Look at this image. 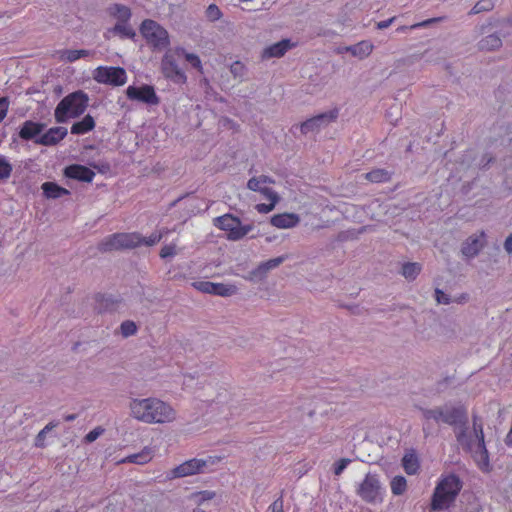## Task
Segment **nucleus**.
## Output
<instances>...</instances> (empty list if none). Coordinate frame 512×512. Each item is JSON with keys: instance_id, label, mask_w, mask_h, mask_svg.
Masks as SVG:
<instances>
[{"instance_id": "nucleus-1", "label": "nucleus", "mask_w": 512, "mask_h": 512, "mask_svg": "<svg viewBox=\"0 0 512 512\" xmlns=\"http://www.w3.org/2000/svg\"><path fill=\"white\" fill-rule=\"evenodd\" d=\"M129 416L144 424L166 425L177 420L176 409L168 402L157 398H130Z\"/></svg>"}, {"instance_id": "nucleus-2", "label": "nucleus", "mask_w": 512, "mask_h": 512, "mask_svg": "<svg viewBox=\"0 0 512 512\" xmlns=\"http://www.w3.org/2000/svg\"><path fill=\"white\" fill-rule=\"evenodd\" d=\"M425 420H434L450 426L464 427L467 424V409L464 405L445 404L432 409H421Z\"/></svg>"}, {"instance_id": "nucleus-3", "label": "nucleus", "mask_w": 512, "mask_h": 512, "mask_svg": "<svg viewBox=\"0 0 512 512\" xmlns=\"http://www.w3.org/2000/svg\"><path fill=\"white\" fill-rule=\"evenodd\" d=\"M88 96L82 91L65 96L57 105L54 117L57 123H65L69 118H76L86 110Z\"/></svg>"}, {"instance_id": "nucleus-4", "label": "nucleus", "mask_w": 512, "mask_h": 512, "mask_svg": "<svg viewBox=\"0 0 512 512\" xmlns=\"http://www.w3.org/2000/svg\"><path fill=\"white\" fill-rule=\"evenodd\" d=\"M462 488V482L458 476L451 474L444 477L436 486L431 507L433 510H443L454 502Z\"/></svg>"}, {"instance_id": "nucleus-5", "label": "nucleus", "mask_w": 512, "mask_h": 512, "mask_svg": "<svg viewBox=\"0 0 512 512\" xmlns=\"http://www.w3.org/2000/svg\"><path fill=\"white\" fill-rule=\"evenodd\" d=\"M144 237L139 233H115L104 238L98 244V250L106 253L123 249H133L142 245Z\"/></svg>"}, {"instance_id": "nucleus-6", "label": "nucleus", "mask_w": 512, "mask_h": 512, "mask_svg": "<svg viewBox=\"0 0 512 512\" xmlns=\"http://www.w3.org/2000/svg\"><path fill=\"white\" fill-rule=\"evenodd\" d=\"M220 461L219 457L209 456L205 459H189L171 470L169 479L184 478L204 473L209 466H213Z\"/></svg>"}, {"instance_id": "nucleus-7", "label": "nucleus", "mask_w": 512, "mask_h": 512, "mask_svg": "<svg viewBox=\"0 0 512 512\" xmlns=\"http://www.w3.org/2000/svg\"><path fill=\"white\" fill-rule=\"evenodd\" d=\"M140 32L147 43L156 49H165L170 44L167 30L154 20H144L140 26Z\"/></svg>"}, {"instance_id": "nucleus-8", "label": "nucleus", "mask_w": 512, "mask_h": 512, "mask_svg": "<svg viewBox=\"0 0 512 512\" xmlns=\"http://www.w3.org/2000/svg\"><path fill=\"white\" fill-rule=\"evenodd\" d=\"M473 430L477 440L476 449L470 452L477 463L478 467L484 471H490L489 455L484 442L483 425L477 415L472 417Z\"/></svg>"}, {"instance_id": "nucleus-9", "label": "nucleus", "mask_w": 512, "mask_h": 512, "mask_svg": "<svg viewBox=\"0 0 512 512\" xmlns=\"http://www.w3.org/2000/svg\"><path fill=\"white\" fill-rule=\"evenodd\" d=\"M214 225L228 232L227 238L232 241L242 239L252 230L251 225H242L240 219L231 214H225L215 218Z\"/></svg>"}, {"instance_id": "nucleus-10", "label": "nucleus", "mask_w": 512, "mask_h": 512, "mask_svg": "<svg viewBox=\"0 0 512 512\" xmlns=\"http://www.w3.org/2000/svg\"><path fill=\"white\" fill-rule=\"evenodd\" d=\"M92 76L96 82L111 86H122L127 80L126 71L122 67L99 66Z\"/></svg>"}, {"instance_id": "nucleus-11", "label": "nucleus", "mask_w": 512, "mask_h": 512, "mask_svg": "<svg viewBox=\"0 0 512 512\" xmlns=\"http://www.w3.org/2000/svg\"><path fill=\"white\" fill-rule=\"evenodd\" d=\"M357 494L366 503L381 501V483L378 476L368 473L359 484Z\"/></svg>"}, {"instance_id": "nucleus-12", "label": "nucleus", "mask_w": 512, "mask_h": 512, "mask_svg": "<svg viewBox=\"0 0 512 512\" xmlns=\"http://www.w3.org/2000/svg\"><path fill=\"white\" fill-rule=\"evenodd\" d=\"M337 116L338 112L336 110L318 114L302 122L299 125L300 131L303 135L318 133L321 129L334 122L337 119Z\"/></svg>"}, {"instance_id": "nucleus-13", "label": "nucleus", "mask_w": 512, "mask_h": 512, "mask_svg": "<svg viewBox=\"0 0 512 512\" xmlns=\"http://www.w3.org/2000/svg\"><path fill=\"white\" fill-rule=\"evenodd\" d=\"M288 255H281L276 258L269 259L267 261L261 262L255 269L251 270L244 279L253 282L259 283L266 279L268 273L279 267L284 261L288 259Z\"/></svg>"}, {"instance_id": "nucleus-14", "label": "nucleus", "mask_w": 512, "mask_h": 512, "mask_svg": "<svg viewBox=\"0 0 512 512\" xmlns=\"http://www.w3.org/2000/svg\"><path fill=\"white\" fill-rule=\"evenodd\" d=\"M126 95L130 100H136L150 105H158L160 100L155 90L150 85L141 87L129 86L126 89Z\"/></svg>"}, {"instance_id": "nucleus-15", "label": "nucleus", "mask_w": 512, "mask_h": 512, "mask_svg": "<svg viewBox=\"0 0 512 512\" xmlns=\"http://www.w3.org/2000/svg\"><path fill=\"white\" fill-rule=\"evenodd\" d=\"M485 237H486V235H485L484 231H480L478 234H473V235L469 236L462 243V247H461L462 255L467 258L476 257L486 244Z\"/></svg>"}, {"instance_id": "nucleus-16", "label": "nucleus", "mask_w": 512, "mask_h": 512, "mask_svg": "<svg viewBox=\"0 0 512 512\" xmlns=\"http://www.w3.org/2000/svg\"><path fill=\"white\" fill-rule=\"evenodd\" d=\"M67 133L68 131L65 127H52L46 133L35 139V143L44 146L56 145L67 135Z\"/></svg>"}, {"instance_id": "nucleus-17", "label": "nucleus", "mask_w": 512, "mask_h": 512, "mask_svg": "<svg viewBox=\"0 0 512 512\" xmlns=\"http://www.w3.org/2000/svg\"><path fill=\"white\" fill-rule=\"evenodd\" d=\"M64 174L68 178L76 179L78 181H83V182H88V183L92 182V180L95 176V173L91 169H89L88 167H85L83 165H78V164H74V165H70V166L66 167L64 170Z\"/></svg>"}, {"instance_id": "nucleus-18", "label": "nucleus", "mask_w": 512, "mask_h": 512, "mask_svg": "<svg viewBox=\"0 0 512 512\" xmlns=\"http://www.w3.org/2000/svg\"><path fill=\"white\" fill-rule=\"evenodd\" d=\"M293 47V44L289 39H283L277 43L269 45L262 52V58H280Z\"/></svg>"}, {"instance_id": "nucleus-19", "label": "nucleus", "mask_w": 512, "mask_h": 512, "mask_svg": "<svg viewBox=\"0 0 512 512\" xmlns=\"http://www.w3.org/2000/svg\"><path fill=\"white\" fill-rule=\"evenodd\" d=\"M162 70L166 77L172 79H184L185 76L178 67L171 54H166L162 59Z\"/></svg>"}, {"instance_id": "nucleus-20", "label": "nucleus", "mask_w": 512, "mask_h": 512, "mask_svg": "<svg viewBox=\"0 0 512 512\" xmlns=\"http://www.w3.org/2000/svg\"><path fill=\"white\" fill-rule=\"evenodd\" d=\"M45 128V124L37 123L33 121H25L19 131L20 138L24 140L37 139L36 137L42 133Z\"/></svg>"}, {"instance_id": "nucleus-21", "label": "nucleus", "mask_w": 512, "mask_h": 512, "mask_svg": "<svg viewBox=\"0 0 512 512\" xmlns=\"http://www.w3.org/2000/svg\"><path fill=\"white\" fill-rule=\"evenodd\" d=\"M299 220V216L294 213H283L274 215L271 218V224L277 228L288 229L295 227Z\"/></svg>"}, {"instance_id": "nucleus-22", "label": "nucleus", "mask_w": 512, "mask_h": 512, "mask_svg": "<svg viewBox=\"0 0 512 512\" xmlns=\"http://www.w3.org/2000/svg\"><path fill=\"white\" fill-rule=\"evenodd\" d=\"M460 428H461L460 431L456 433L457 442L463 449H465L469 452L474 451L476 449V443H477V440L475 437V432L473 431V435L468 434L466 425L464 427H460Z\"/></svg>"}, {"instance_id": "nucleus-23", "label": "nucleus", "mask_w": 512, "mask_h": 512, "mask_svg": "<svg viewBox=\"0 0 512 512\" xmlns=\"http://www.w3.org/2000/svg\"><path fill=\"white\" fill-rule=\"evenodd\" d=\"M502 46V39L497 33L486 35L478 42V48L481 51H494Z\"/></svg>"}, {"instance_id": "nucleus-24", "label": "nucleus", "mask_w": 512, "mask_h": 512, "mask_svg": "<svg viewBox=\"0 0 512 512\" xmlns=\"http://www.w3.org/2000/svg\"><path fill=\"white\" fill-rule=\"evenodd\" d=\"M108 13L115 18L117 22H129L132 15L129 7L119 3L111 5L108 8Z\"/></svg>"}, {"instance_id": "nucleus-25", "label": "nucleus", "mask_w": 512, "mask_h": 512, "mask_svg": "<svg viewBox=\"0 0 512 512\" xmlns=\"http://www.w3.org/2000/svg\"><path fill=\"white\" fill-rule=\"evenodd\" d=\"M153 459V450L150 447H145L141 452L132 454L121 460V463H134L144 465Z\"/></svg>"}, {"instance_id": "nucleus-26", "label": "nucleus", "mask_w": 512, "mask_h": 512, "mask_svg": "<svg viewBox=\"0 0 512 512\" xmlns=\"http://www.w3.org/2000/svg\"><path fill=\"white\" fill-rule=\"evenodd\" d=\"M345 50L350 52L353 56L363 59L372 53L373 44L369 41H361L355 45L346 47Z\"/></svg>"}, {"instance_id": "nucleus-27", "label": "nucleus", "mask_w": 512, "mask_h": 512, "mask_svg": "<svg viewBox=\"0 0 512 512\" xmlns=\"http://www.w3.org/2000/svg\"><path fill=\"white\" fill-rule=\"evenodd\" d=\"M57 54H58L59 60H61V61L74 62L81 57H87V56L92 55V52L89 50H85V49H80V50L66 49V50L58 51Z\"/></svg>"}, {"instance_id": "nucleus-28", "label": "nucleus", "mask_w": 512, "mask_h": 512, "mask_svg": "<svg viewBox=\"0 0 512 512\" xmlns=\"http://www.w3.org/2000/svg\"><path fill=\"white\" fill-rule=\"evenodd\" d=\"M42 190H43V193L44 195L47 197V198H51V199H57V198H60L64 195H69L70 192L57 185L56 183L54 182H45L42 184Z\"/></svg>"}, {"instance_id": "nucleus-29", "label": "nucleus", "mask_w": 512, "mask_h": 512, "mask_svg": "<svg viewBox=\"0 0 512 512\" xmlns=\"http://www.w3.org/2000/svg\"><path fill=\"white\" fill-rule=\"evenodd\" d=\"M109 32L121 38L134 39L136 36L135 30L128 22H117L114 27L109 29Z\"/></svg>"}, {"instance_id": "nucleus-30", "label": "nucleus", "mask_w": 512, "mask_h": 512, "mask_svg": "<svg viewBox=\"0 0 512 512\" xmlns=\"http://www.w3.org/2000/svg\"><path fill=\"white\" fill-rule=\"evenodd\" d=\"M422 270V266L418 262H406L401 267V275L408 281H413L417 278Z\"/></svg>"}, {"instance_id": "nucleus-31", "label": "nucleus", "mask_w": 512, "mask_h": 512, "mask_svg": "<svg viewBox=\"0 0 512 512\" xmlns=\"http://www.w3.org/2000/svg\"><path fill=\"white\" fill-rule=\"evenodd\" d=\"M95 127L94 119L91 115H86L81 121L74 123L71 127L72 134H84Z\"/></svg>"}, {"instance_id": "nucleus-32", "label": "nucleus", "mask_w": 512, "mask_h": 512, "mask_svg": "<svg viewBox=\"0 0 512 512\" xmlns=\"http://www.w3.org/2000/svg\"><path fill=\"white\" fill-rule=\"evenodd\" d=\"M402 465L407 474H416L419 469V461L414 453H407L402 459Z\"/></svg>"}, {"instance_id": "nucleus-33", "label": "nucleus", "mask_w": 512, "mask_h": 512, "mask_svg": "<svg viewBox=\"0 0 512 512\" xmlns=\"http://www.w3.org/2000/svg\"><path fill=\"white\" fill-rule=\"evenodd\" d=\"M365 178L373 183L386 182L391 179V173L385 169H374L365 174Z\"/></svg>"}, {"instance_id": "nucleus-34", "label": "nucleus", "mask_w": 512, "mask_h": 512, "mask_svg": "<svg viewBox=\"0 0 512 512\" xmlns=\"http://www.w3.org/2000/svg\"><path fill=\"white\" fill-rule=\"evenodd\" d=\"M237 287L233 284L214 283L213 295L228 297L236 294Z\"/></svg>"}, {"instance_id": "nucleus-35", "label": "nucleus", "mask_w": 512, "mask_h": 512, "mask_svg": "<svg viewBox=\"0 0 512 512\" xmlns=\"http://www.w3.org/2000/svg\"><path fill=\"white\" fill-rule=\"evenodd\" d=\"M216 497V492L210 490L198 491L190 494L189 499L196 505L200 506L206 501H210Z\"/></svg>"}, {"instance_id": "nucleus-36", "label": "nucleus", "mask_w": 512, "mask_h": 512, "mask_svg": "<svg viewBox=\"0 0 512 512\" xmlns=\"http://www.w3.org/2000/svg\"><path fill=\"white\" fill-rule=\"evenodd\" d=\"M394 495H402L407 489V481L403 476H395L390 483Z\"/></svg>"}, {"instance_id": "nucleus-37", "label": "nucleus", "mask_w": 512, "mask_h": 512, "mask_svg": "<svg viewBox=\"0 0 512 512\" xmlns=\"http://www.w3.org/2000/svg\"><path fill=\"white\" fill-rule=\"evenodd\" d=\"M57 426V423H48L35 437V446L39 448L45 447V439L48 432L53 430Z\"/></svg>"}, {"instance_id": "nucleus-38", "label": "nucleus", "mask_w": 512, "mask_h": 512, "mask_svg": "<svg viewBox=\"0 0 512 512\" xmlns=\"http://www.w3.org/2000/svg\"><path fill=\"white\" fill-rule=\"evenodd\" d=\"M494 8L493 0H479L475 3L469 14H479L491 11Z\"/></svg>"}, {"instance_id": "nucleus-39", "label": "nucleus", "mask_w": 512, "mask_h": 512, "mask_svg": "<svg viewBox=\"0 0 512 512\" xmlns=\"http://www.w3.org/2000/svg\"><path fill=\"white\" fill-rule=\"evenodd\" d=\"M120 331L123 337H129L137 332V325L134 321L126 320L121 323Z\"/></svg>"}, {"instance_id": "nucleus-40", "label": "nucleus", "mask_w": 512, "mask_h": 512, "mask_svg": "<svg viewBox=\"0 0 512 512\" xmlns=\"http://www.w3.org/2000/svg\"><path fill=\"white\" fill-rule=\"evenodd\" d=\"M205 16L210 22H215L222 17V12L217 5L210 4L205 11Z\"/></svg>"}, {"instance_id": "nucleus-41", "label": "nucleus", "mask_w": 512, "mask_h": 512, "mask_svg": "<svg viewBox=\"0 0 512 512\" xmlns=\"http://www.w3.org/2000/svg\"><path fill=\"white\" fill-rule=\"evenodd\" d=\"M245 65L240 61H235L230 66V72L235 79L242 80L245 75Z\"/></svg>"}, {"instance_id": "nucleus-42", "label": "nucleus", "mask_w": 512, "mask_h": 512, "mask_svg": "<svg viewBox=\"0 0 512 512\" xmlns=\"http://www.w3.org/2000/svg\"><path fill=\"white\" fill-rule=\"evenodd\" d=\"M12 172L11 164L5 158L0 157V180H6Z\"/></svg>"}, {"instance_id": "nucleus-43", "label": "nucleus", "mask_w": 512, "mask_h": 512, "mask_svg": "<svg viewBox=\"0 0 512 512\" xmlns=\"http://www.w3.org/2000/svg\"><path fill=\"white\" fill-rule=\"evenodd\" d=\"M192 286L195 289H197L198 291H201V292H204V293H208V294H212L213 288H214V283L213 282H209V281H198V282H193Z\"/></svg>"}, {"instance_id": "nucleus-44", "label": "nucleus", "mask_w": 512, "mask_h": 512, "mask_svg": "<svg viewBox=\"0 0 512 512\" xmlns=\"http://www.w3.org/2000/svg\"><path fill=\"white\" fill-rule=\"evenodd\" d=\"M177 254V246L176 244H168L164 245L160 250L161 258L173 257Z\"/></svg>"}, {"instance_id": "nucleus-45", "label": "nucleus", "mask_w": 512, "mask_h": 512, "mask_svg": "<svg viewBox=\"0 0 512 512\" xmlns=\"http://www.w3.org/2000/svg\"><path fill=\"white\" fill-rule=\"evenodd\" d=\"M435 299L438 304L448 305L452 303V298L439 288L435 289Z\"/></svg>"}, {"instance_id": "nucleus-46", "label": "nucleus", "mask_w": 512, "mask_h": 512, "mask_svg": "<svg viewBox=\"0 0 512 512\" xmlns=\"http://www.w3.org/2000/svg\"><path fill=\"white\" fill-rule=\"evenodd\" d=\"M104 432V429L102 427H96L93 430H91L86 436L85 441L87 443L94 442L100 435H102Z\"/></svg>"}, {"instance_id": "nucleus-47", "label": "nucleus", "mask_w": 512, "mask_h": 512, "mask_svg": "<svg viewBox=\"0 0 512 512\" xmlns=\"http://www.w3.org/2000/svg\"><path fill=\"white\" fill-rule=\"evenodd\" d=\"M247 188L251 191L260 192L263 186L259 177H252L251 179H249L247 182Z\"/></svg>"}, {"instance_id": "nucleus-48", "label": "nucleus", "mask_w": 512, "mask_h": 512, "mask_svg": "<svg viewBox=\"0 0 512 512\" xmlns=\"http://www.w3.org/2000/svg\"><path fill=\"white\" fill-rule=\"evenodd\" d=\"M260 193L264 195L266 198H268L270 201H273L274 203H277L279 201L278 194L268 187H263L260 190Z\"/></svg>"}, {"instance_id": "nucleus-49", "label": "nucleus", "mask_w": 512, "mask_h": 512, "mask_svg": "<svg viewBox=\"0 0 512 512\" xmlns=\"http://www.w3.org/2000/svg\"><path fill=\"white\" fill-rule=\"evenodd\" d=\"M163 237L162 233H153L148 238H144V241L142 244H145L147 246H153L156 243H158Z\"/></svg>"}, {"instance_id": "nucleus-50", "label": "nucleus", "mask_w": 512, "mask_h": 512, "mask_svg": "<svg viewBox=\"0 0 512 512\" xmlns=\"http://www.w3.org/2000/svg\"><path fill=\"white\" fill-rule=\"evenodd\" d=\"M275 205H276V203L271 201L269 204H265V203L257 204L255 208L259 213L266 214V213H269L270 211H272L275 208Z\"/></svg>"}, {"instance_id": "nucleus-51", "label": "nucleus", "mask_w": 512, "mask_h": 512, "mask_svg": "<svg viewBox=\"0 0 512 512\" xmlns=\"http://www.w3.org/2000/svg\"><path fill=\"white\" fill-rule=\"evenodd\" d=\"M349 460L348 459H341L339 460L335 465H334V474L335 475H340L343 470L346 468L347 464H348Z\"/></svg>"}, {"instance_id": "nucleus-52", "label": "nucleus", "mask_w": 512, "mask_h": 512, "mask_svg": "<svg viewBox=\"0 0 512 512\" xmlns=\"http://www.w3.org/2000/svg\"><path fill=\"white\" fill-rule=\"evenodd\" d=\"M8 110V101L6 98H0V121H2Z\"/></svg>"}, {"instance_id": "nucleus-53", "label": "nucleus", "mask_w": 512, "mask_h": 512, "mask_svg": "<svg viewBox=\"0 0 512 512\" xmlns=\"http://www.w3.org/2000/svg\"><path fill=\"white\" fill-rule=\"evenodd\" d=\"M271 512H284L283 500L281 498L276 499L270 506Z\"/></svg>"}, {"instance_id": "nucleus-54", "label": "nucleus", "mask_w": 512, "mask_h": 512, "mask_svg": "<svg viewBox=\"0 0 512 512\" xmlns=\"http://www.w3.org/2000/svg\"><path fill=\"white\" fill-rule=\"evenodd\" d=\"M185 57H186L187 61H189L194 67L201 66V61L197 55L192 54V53H187Z\"/></svg>"}, {"instance_id": "nucleus-55", "label": "nucleus", "mask_w": 512, "mask_h": 512, "mask_svg": "<svg viewBox=\"0 0 512 512\" xmlns=\"http://www.w3.org/2000/svg\"><path fill=\"white\" fill-rule=\"evenodd\" d=\"M504 249L509 255H512V233L505 239Z\"/></svg>"}, {"instance_id": "nucleus-56", "label": "nucleus", "mask_w": 512, "mask_h": 512, "mask_svg": "<svg viewBox=\"0 0 512 512\" xmlns=\"http://www.w3.org/2000/svg\"><path fill=\"white\" fill-rule=\"evenodd\" d=\"M394 19H395V17H392V18H390L388 20H384V21L378 22L377 23V28L382 30V29H385V28L389 27L393 23Z\"/></svg>"}, {"instance_id": "nucleus-57", "label": "nucleus", "mask_w": 512, "mask_h": 512, "mask_svg": "<svg viewBox=\"0 0 512 512\" xmlns=\"http://www.w3.org/2000/svg\"><path fill=\"white\" fill-rule=\"evenodd\" d=\"M468 299H469L468 294L463 293L460 296H458L456 298H453L452 299V303L455 302V303H458V304H464V303H466L468 301Z\"/></svg>"}, {"instance_id": "nucleus-58", "label": "nucleus", "mask_w": 512, "mask_h": 512, "mask_svg": "<svg viewBox=\"0 0 512 512\" xmlns=\"http://www.w3.org/2000/svg\"><path fill=\"white\" fill-rule=\"evenodd\" d=\"M259 179L262 182V184H272V183H274V180L272 178H270L269 176H266V175H261L259 177Z\"/></svg>"}, {"instance_id": "nucleus-59", "label": "nucleus", "mask_w": 512, "mask_h": 512, "mask_svg": "<svg viewBox=\"0 0 512 512\" xmlns=\"http://www.w3.org/2000/svg\"><path fill=\"white\" fill-rule=\"evenodd\" d=\"M267 0H259L257 5L253 7L254 10H259L261 6H264L266 4Z\"/></svg>"}, {"instance_id": "nucleus-60", "label": "nucleus", "mask_w": 512, "mask_h": 512, "mask_svg": "<svg viewBox=\"0 0 512 512\" xmlns=\"http://www.w3.org/2000/svg\"><path fill=\"white\" fill-rule=\"evenodd\" d=\"M76 417H77L76 414H69V415H66L64 419H65V421L70 422V421L75 420Z\"/></svg>"}, {"instance_id": "nucleus-61", "label": "nucleus", "mask_w": 512, "mask_h": 512, "mask_svg": "<svg viewBox=\"0 0 512 512\" xmlns=\"http://www.w3.org/2000/svg\"><path fill=\"white\" fill-rule=\"evenodd\" d=\"M193 512H206V511H204V510H202L200 508H197V509H194Z\"/></svg>"}, {"instance_id": "nucleus-62", "label": "nucleus", "mask_w": 512, "mask_h": 512, "mask_svg": "<svg viewBox=\"0 0 512 512\" xmlns=\"http://www.w3.org/2000/svg\"><path fill=\"white\" fill-rule=\"evenodd\" d=\"M426 23H427V22H423V23H421V25H425ZM417 26H420V24H414V25L412 26V28L417 27Z\"/></svg>"}, {"instance_id": "nucleus-63", "label": "nucleus", "mask_w": 512, "mask_h": 512, "mask_svg": "<svg viewBox=\"0 0 512 512\" xmlns=\"http://www.w3.org/2000/svg\"><path fill=\"white\" fill-rule=\"evenodd\" d=\"M511 437H512V426H511V430H510V432H509V434H508L507 438H511Z\"/></svg>"}, {"instance_id": "nucleus-64", "label": "nucleus", "mask_w": 512, "mask_h": 512, "mask_svg": "<svg viewBox=\"0 0 512 512\" xmlns=\"http://www.w3.org/2000/svg\"><path fill=\"white\" fill-rule=\"evenodd\" d=\"M240 2H252L253 0H239Z\"/></svg>"}]
</instances>
